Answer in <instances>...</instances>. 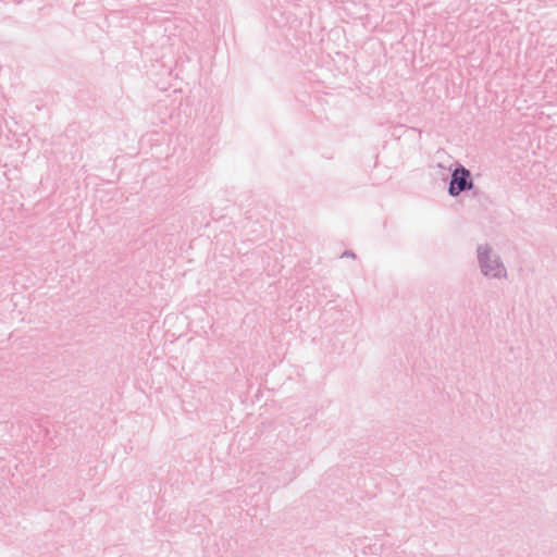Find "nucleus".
<instances>
[{"label":"nucleus","mask_w":557,"mask_h":557,"mask_svg":"<svg viewBox=\"0 0 557 557\" xmlns=\"http://www.w3.org/2000/svg\"><path fill=\"white\" fill-rule=\"evenodd\" d=\"M472 188L473 181L470 171L466 169L463 165L457 164V166L453 170L450 175L448 194L451 197H457L462 191H468L471 190Z\"/></svg>","instance_id":"f03ea898"},{"label":"nucleus","mask_w":557,"mask_h":557,"mask_svg":"<svg viewBox=\"0 0 557 557\" xmlns=\"http://www.w3.org/2000/svg\"><path fill=\"white\" fill-rule=\"evenodd\" d=\"M289 481H292V478H290V479H286V480H284L283 484L285 485V484H287Z\"/></svg>","instance_id":"20e7f679"},{"label":"nucleus","mask_w":557,"mask_h":557,"mask_svg":"<svg viewBox=\"0 0 557 557\" xmlns=\"http://www.w3.org/2000/svg\"><path fill=\"white\" fill-rule=\"evenodd\" d=\"M342 257H350V258H355V253L350 250H346Z\"/></svg>","instance_id":"7ed1b4c3"},{"label":"nucleus","mask_w":557,"mask_h":557,"mask_svg":"<svg viewBox=\"0 0 557 557\" xmlns=\"http://www.w3.org/2000/svg\"><path fill=\"white\" fill-rule=\"evenodd\" d=\"M476 259L481 273L491 280L507 278V269L498 253L485 244L476 248Z\"/></svg>","instance_id":"f257e3e1"}]
</instances>
